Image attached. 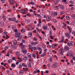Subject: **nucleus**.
<instances>
[{
  "instance_id": "obj_1",
  "label": "nucleus",
  "mask_w": 75,
  "mask_h": 75,
  "mask_svg": "<svg viewBox=\"0 0 75 75\" xmlns=\"http://www.w3.org/2000/svg\"><path fill=\"white\" fill-rule=\"evenodd\" d=\"M75 45V42H72V41H70L68 43H67V45H69V46H70V45Z\"/></svg>"
},
{
  "instance_id": "obj_2",
  "label": "nucleus",
  "mask_w": 75,
  "mask_h": 75,
  "mask_svg": "<svg viewBox=\"0 0 75 75\" xmlns=\"http://www.w3.org/2000/svg\"><path fill=\"white\" fill-rule=\"evenodd\" d=\"M59 52H60L61 55H63L64 54V49L63 48H61L59 51Z\"/></svg>"
},
{
  "instance_id": "obj_3",
  "label": "nucleus",
  "mask_w": 75,
  "mask_h": 75,
  "mask_svg": "<svg viewBox=\"0 0 75 75\" xmlns=\"http://www.w3.org/2000/svg\"><path fill=\"white\" fill-rule=\"evenodd\" d=\"M65 35L66 37H67L68 38V39H69V38H70L71 36H70L69 33L68 32L66 33H65Z\"/></svg>"
},
{
  "instance_id": "obj_4",
  "label": "nucleus",
  "mask_w": 75,
  "mask_h": 75,
  "mask_svg": "<svg viewBox=\"0 0 75 75\" xmlns=\"http://www.w3.org/2000/svg\"><path fill=\"white\" fill-rule=\"evenodd\" d=\"M38 42H31V45H33V46H35V45L38 44Z\"/></svg>"
},
{
  "instance_id": "obj_5",
  "label": "nucleus",
  "mask_w": 75,
  "mask_h": 75,
  "mask_svg": "<svg viewBox=\"0 0 75 75\" xmlns=\"http://www.w3.org/2000/svg\"><path fill=\"white\" fill-rule=\"evenodd\" d=\"M64 50L65 51H69V47L65 46L64 47Z\"/></svg>"
},
{
  "instance_id": "obj_6",
  "label": "nucleus",
  "mask_w": 75,
  "mask_h": 75,
  "mask_svg": "<svg viewBox=\"0 0 75 75\" xmlns=\"http://www.w3.org/2000/svg\"><path fill=\"white\" fill-rule=\"evenodd\" d=\"M21 13L22 14H26V12L23 9H22L21 10Z\"/></svg>"
},
{
  "instance_id": "obj_7",
  "label": "nucleus",
  "mask_w": 75,
  "mask_h": 75,
  "mask_svg": "<svg viewBox=\"0 0 75 75\" xmlns=\"http://www.w3.org/2000/svg\"><path fill=\"white\" fill-rule=\"evenodd\" d=\"M20 35H21V33H18L15 34V35L16 37L17 38L19 37L20 36Z\"/></svg>"
},
{
  "instance_id": "obj_8",
  "label": "nucleus",
  "mask_w": 75,
  "mask_h": 75,
  "mask_svg": "<svg viewBox=\"0 0 75 75\" xmlns=\"http://www.w3.org/2000/svg\"><path fill=\"white\" fill-rule=\"evenodd\" d=\"M57 66L58 64H57V63H55L52 65V67L53 68H56V67H57Z\"/></svg>"
},
{
  "instance_id": "obj_9",
  "label": "nucleus",
  "mask_w": 75,
  "mask_h": 75,
  "mask_svg": "<svg viewBox=\"0 0 75 75\" xmlns=\"http://www.w3.org/2000/svg\"><path fill=\"white\" fill-rule=\"evenodd\" d=\"M14 3H15V2L14 0H11L10 3V4L11 5V6H12V5H14Z\"/></svg>"
},
{
  "instance_id": "obj_10",
  "label": "nucleus",
  "mask_w": 75,
  "mask_h": 75,
  "mask_svg": "<svg viewBox=\"0 0 75 75\" xmlns=\"http://www.w3.org/2000/svg\"><path fill=\"white\" fill-rule=\"evenodd\" d=\"M9 21H14L15 20H16V18H10L8 19Z\"/></svg>"
},
{
  "instance_id": "obj_11",
  "label": "nucleus",
  "mask_w": 75,
  "mask_h": 75,
  "mask_svg": "<svg viewBox=\"0 0 75 75\" xmlns=\"http://www.w3.org/2000/svg\"><path fill=\"white\" fill-rule=\"evenodd\" d=\"M58 6L62 10H64V6L62 5H59Z\"/></svg>"
},
{
  "instance_id": "obj_12",
  "label": "nucleus",
  "mask_w": 75,
  "mask_h": 75,
  "mask_svg": "<svg viewBox=\"0 0 75 75\" xmlns=\"http://www.w3.org/2000/svg\"><path fill=\"white\" fill-rule=\"evenodd\" d=\"M46 20L47 21H51V17L50 16H47L46 17Z\"/></svg>"
},
{
  "instance_id": "obj_13",
  "label": "nucleus",
  "mask_w": 75,
  "mask_h": 75,
  "mask_svg": "<svg viewBox=\"0 0 75 75\" xmlns=\"http://www.w3.org/2000/svg\"><path fill=\"white\" fill-rule=\"evenodd\" d=\"M22 51L23 54H26V52H27V50L25 49L22 50Z\"/></svg>"
},
{
  "instance_id": "obj_14",
  "label": "nucleus",
  "mask_w": 75,
  "mask_h": 75,
  "mask_svg": "<svg viewBox=\"0 0 75 75\" xmlns=\"http://www.w3.org/2000/svg\"><path fill=\"white\" fill-rule=\"evenodd\" d=\"M59 0L55 1L54 2V4H55V5H57L58 4V3H59Z\"/></svg>"
},
{
  "instance_id": "obj_15",
  "label": "nucleus",
  "mask_w": 75,
  "mask_h": 75,
  "mask_svg": "<svg viewBox=\"0 0 75 75\" xmlns=\"http://www.w3.org/2000/svg\"><path fill=\"white\" fill-rule=\"evenodd\" d=\"M36 29L37 30V31L39 33H41V32L42 31V29L40 30L39 28L37 27L36 28Z\"/></svg>"
},
{
  "instance_id": "obj_16",
  "label": "nucleus",
  "mask_w": 75,
  "mask_h": 75,
  "mask_svg": "<svg viewBox=\"0 0 75 75\" xmlns=\"http://www.w3.org/2000/svg\"><path fill=\"white\" fill-rule=\"evenodd\" d=\"M46 55V52H44L42 54H41L40 57H45Z\"/></svg>"
},
{
  "instance_id": "obj_17",
  "label": "nucleus",
  "mask_w": 75,
  "mask_h": 75,
  "mask_svg": "<svg viewBox=\"0 0 75 75\" xmlns=\"http://www.w3.org/2000/svg\"><path fill=\"white\" fill-rule=\"evenodd\" d=\"M4 25V22L3 21H1L0 22V26L1 27H3Z\"/></svg>"
},
{
  "instance_id": "obj_18",
  "label": "nucleus",
  "mask_w": 75,
  "mask_h": 75,
  "mask_svg": "<svg viewBox=\"0 0 75 75\" xmlns=\"http://www.w3.org/2000/svg\"><path fill=\"white\" fill-rule=\"evenodd\" d=\"M32 50H34V51H37V48L36 47H32Z\"/></svg>"
},
{
  "instance_id": "obj_19",
  "label": "nucleus",
  "mask_w": 75,
  "mask_h": 75,
  "mask_svg": "<svg viewBox=\"0 0 75 75\" xmlns=\"http://www.w3.org/2000/svg\"><path fill=\"white\" fill-rule=\"evenodd\" d=\"M42 28L43 30H47V29L48 28V27L47 26H45L42 27Z\"/></svg>"
},
{
  "instance_id": "obj_20",
  "label": "nucleus",
  "mask_w": 75,
  "mask_h": 75,
  "mask_svg": "<svg viewBox=\"0 0 75 75\" xmlns=\"http://www.w3.org/2000/svg\"><path fill=\"white\" fill-rule=\"evenodd\" d=\"M16 56H19V55H21V54L18 52L17 51L16 52Z\"/></svg>"
},
{
  "instance_id": "obj_21",
  "label": "nucleus",
  "mask_w": 75,
  "mask_h": 75,
  "mask_svg": "<svg viewBox=\"0 0 75 75\" xmlns=\"http://www.w3.org/2000/svg\"><path fill=\"white\" fill-rule=\"evenodd\" d=\"M54 16H57V13L56 12L51 14V16L52 17H54Z\"/></svg>"
},
{
  "instance_id": "obj_22",
  "label": "nucleus",
  "mask_w": 75,
  "mask_h": 75,
  "mask_svg": "<svg viewBox=\"0 0 75 75\" xmlns=\"http://www.w3.org/2000/svg\"><path fill=\"white\" fill-rule=\"evenodd\" d=\"M57 45L55 44H53L52 45V47L53 48H55V46H57Z\"/></svg>"
},
{
  "instance_id": "obj_23",
  "label": "nucleus",
  "mask_w": 75,
  "mask_h": 75,
  "mask_svg": "<svg viewBox=\"0 0 75 75\" xmlns=\"http://www.w3.org/2000/svg\"><path fill=\"white\" fill-rule=\"evenodd\" d=\"M27 59H28L27 57L26 56H25L23 58V59L24 61H26Z\"/></svg>"
},
{
  "instance_id": "obj_24",
  "label": "nucleus",
  "mask_w": 75,
  "mask_h": 75,
  "mask_svg": "<svg viewBox=\"0 0 75 75\" xmlns=\"http://www.w3.org/2000/svg\"><path fill=\"white\" fill-rule=\"evenodd\" d=\"M12 59H9L8 60V64H10V63L12 62Z\"/></svg>"
},
{
  "instance_id": "obj_25",
  "label": "nucleus",
  "mask_w": 75,
  "mask_h": 75,
  "mask_svg": "<svg viewBox=\"0 0 75 75\" xmlns=\"http://www.w3.org/2000/svg\"><path fill=\"white\" fill-rule=\"evenodd\" d=\"M22 42L23 43H25V44L27 43V41L25 40H24V39H22Z\"/></svg>"
},
{
  "instance_id": "obj_26",
  "label": "nucleus",
  "mask_w": 75,
  "mask_h": 75,
  "mask_svg": "<svg viewBox=\"0 0 75 75\" xmlns=\"http://www.w3.org/2000/svg\"><path fill=\"white\" fill-rule=\"evenodd\" d=\"M28 35L29 37H32V35H33V33L32 32H30L28 34Z\"/></svg>"
},
{
  "instance_id": "obj_27",
  "label": "nucleus",
  "mask_w": 75,
  "mask_h": 75,
  "mask_svg": "<svg viewBox=\"0 0 75 75\" xmlns=\"http://www.w3.org/2000/svg\"><path fill=\"white\" fill-rule=\"evenodd\" d=\"M64 42V40L62 39L60 41H59V43H63Z\"/></svg>"
},
{
  "instance_id": "obj_28",
  "label": "nucleus",
  "mask_w": 75,
  "mask_h": 75,
  "mask_svg": "<svg viewBox=\"0 0 75 75\" xmlns=\"http://www.w3.org/2000/svg\"><path fill=\"white\" fill-rule=\"evenodd\" d=\"M37 49L38 50V51H42V49L41 48H40V47H37Z\"/></svg>"
},
{
  "instance_id": "obj_29",
  "label": "nucleus",
  "mask_w": 75,
  "mask_h": 75,
  "mask_svg": "<svg viewBox=\"0 0 75 75\" xmlns=\"http://www.w3.org/2000/svg\"><path fill=\"white\" fill-rule=\"evenodd\" d=\"M28 58H30L31 57V54L30 53H28Z\"/></svg>"
},
{
  "instance_id": "obj_30",
  "label": "nucleus",
  "mask_w": 75,
  "mask_h": 75,
  "mask_svg": "<svg viewBox=\"0 0 75 75\" xmlns=\"http://www.w3.org/2000/svg\"><path fill=\"white\" fill-rule=\"evenodd\" d=\"M32 56L33 58H35V57H36V55H35V54L34 53L32 54Z\"/></svg>"
},
{
  "instance_id": "obj_31",
  "label": "nucleus",
  "mask_w": 75,
  "mask_h": 75,
  "mask_svg": "<svg viewBox=\"0 0 75 75\" xmlns=\"http://www.w3.org/2000/svg\"><path fill=\"white\" fill-rule=\"evenodd\" d=\"M42 47L43 48L45 49L46 48V45L45 44H43L42 45Z\"/></svg>"
},
{
  "instance_id": "obj_32",
  "label": "nucleus",
  "mask_w": 75,
  "mask_h": 75,
  "mask_svg": "<svg viewBox=\"0 0 75 75\" xmlns=\"http://www.w3.org/2000/svg\"><path fill=\"white\" fill-rule=\"evenodd\" d=\"M21 48H22V50H24V49H25L24 48H25V45H23L21 46Z\"/></svg>"
},
{
  "instance_id": "obj_33",
  "label": "nucleus",
  "mask_w": 75,
  "mask_h": 75,
  "mask_svg": "<svg viewBox=\"0 0 75 75\" xmlns=\"http://www.w3.org/2000/svg\"><path fill=\"white\" fill-rule=\"evenodd\" d=\"M74 54L73 53H71L70 54V56L71 58H72Z\"/></svg>"
},
{
  "instance_id": "obj_34",
  "label": "nucleus",
  "mask_w": 75,
  "mask_h": 75,
  "mask_svg": "<svg viewBox=\"0 0 75 75\" xmlns=\"http://www.w3.org/2000/svg\"><path fill=\"white\" fill-rule=\"evenodd\" d=\"M33 41H37V38L36 37H35L33 38Z\"/></svg>"
},
{
  "instance_id": "obj_35",
  "label": "nucleus",
  "mask_w": 75,
  "mask_h": 75,
  "mask_svg": "<svg viewBox=\"0 0 75 75\" xmlns=\"http://www.w3.org/2000/svg\"><path fill=\"white\" fill-rule=\"evenodd\" d=\"M66 18L68 20H70V18L68 16H66Z\"/></svg>"
},
{
  "instance_id": "obj_36",
  "label": "nucleus",
  "mask_w": 75,
  "mask_h": 75,
  "mask_svg": "<svg viewBox=\"0 0 75 75\" xmlns=\"http://www.w3.org/2000/svg\"><path fill=\"white\" fill-rule=\"evenodd\" d=\"M12 67L14 68V67H16V64H12L11 65Z\"/></svg>"
},
{
  "instance_id": "obj_37",
  "label": "nucleus",
  "mask_w": 75,
  "mask_h": 75,
  "mask_svg": "<svg viewBox=\"0 0 75 75\" xmlns=\"http://www.w3.org/2000/svg\"><path fill=\"white\" fill-rule=\"evenodd\" d=\"M62 1L63 2V3H65V4H67V0H62Z\"/></svg>"
},
{
  "instance_id": "obj_38",
  "label": "nucleus",
  "mask_w": 75,
  "mask_h": 75,
  "mask_svg": "<svg viewBox=\"0 0 75 75\" xmlns=\"http://www.w3.org/2000/svg\"><path fill=\"white\" fill-rule=\"evenodd\" d=\"M13 43L14 45H16V44H17V41L16 40L14 41Z\"/></svg>"
},
{
  "instance_id": "obj_39",
  "label": "nucleus",
  "mask_w": 75,
  "mask_h": 75,
  "mask_svg": "<svg viewBox=\"0 0 75 75\" xmlns=\"http://www.w3.org/2000/svg\"><path fill=\"white\" fill-rule=\"evenodd\" d=\"M21 32H22V33H24V32H25V29L24 28H23L22 30H21Z\"/></svg>"
},
{
  "instance_id": "obj_40",
  "label": "nucleus",
  "mask_w": 75,
  "mask_h": 75,
  "mask_svg": "<svg viewBox=\"0 0 75 75\" xmlns=\"http://www.w3.org/2000/svg\"><path fill=\"white\" fill-rule=\"evenodd\" d=\"M19 73L21 74H23V73H24V71L23 70H21L20 71Z\"/></svg>"
},
{
  "instance_id": "obj_41",
  "label": "nucleus",
  "mask_w": 75,
  "mask_h": 75,
  "mask_svg": "<svg viewBox=\"0 0 75 75\" xmlns=\"http://www.w3.org/2000/svg\"><path fill=\"white\" fill-rule=\"evenodd\" d=\"M54 23V24H55V23H57V21L55 19H54L53 20Z\"/></svg>"
},
{
  "instance_id": "obj_42",
  "label": "nucleus",
  "mask_w": 75,
  "mask_h": 75,
  "mask_svg": "<svg viewBox=\"0 0 75 75\" xmlns=\"http://www.w3.org/2000/svg\"><path fill=\"white\" fill-rule=\"evenodd\" d=\"M64 13H65L64 12L62 11H61V13L60 14V15H61V16H62V15L64 14Z\"/></svg>"
},
{
  "instance_id": "obj_43",
  "label": "nucleus",
  "mask_w": 75,
  "mask_h": 75,
  "mask_svg": "<svg viewBox=\"0 0 75 75\" xmlns=\"http://www.w3.org/2000/svg\"><path fill=\"white\" fill-rule=\"evenodd\" d=\"M22 65L24 67H27V65L25 64H24L23 63L22 64Z\"/></svg>"
},
{
  "instance_id": "obj_44",
  "label": "nucleus",
  "mask_w": 75,
  "mask_h": 75,
  "mask_svg": "<svg viewBox=\"0 0 75 75\" xmlns=\"http://www.w3.org/2000/svg\"><path fill=\"white\" fill-rule=\"evenodd\" d=\"M37 15V17H38V18H41V15L40 14H38Z\"/></svg>"
},
{
  "instance_id": "obj_45",
  "label": "nucleus",
  "mask_w": 75,
  "mask_h": 75,
  "mask_svg": "<svg viewBox=\"0 0 75 75\" xmlns=\"http://www.w3.org/2000/svg\"><path fill=\"white\" fill-rule=\"evenodd\" d=\"M68 30L69 31V33H72V30H71V28H69V29Z\"/></svg>"
},
{
  "instance_id": "obj_46",
  "label": "nucleus",
  "mask_w": 75,
  "mask_h": 75,
  "mask_svg": "<svg viewBox=\"0 0 75 75\" xmlns=\"http://www.w3.org/2000/svg\"><path fill=\"white\" fill-rule=\"evenodd\" d=\"M55 9L56 10H59V8H58V7L57 6H56L55 7Z\"/></svg>"
},
{
  "instance_id": "obj_47",
  "label": "nucleus",
  "mask_w": 75,
  "mask_h": 75,
  "mask_svg": "<svg viewBox=\"0 0 75 75\" xmlns=\"http://www.w3.org/2000/svg\"><path fill=\"white\" fill-rule=\"evenodd\" d=\"M37 72V70L36 69L33 72V73L35 74Z\"/></svg>"
},
{
  "instance_id": "obj_48",
  "label": "nucleus",
  "mask_w": 75,
  "mask_h": 75,
  "mask_svg": "<svg viewBox=\"0 0 75 75\" xmlns=\"http://www.w3.org/2000/svg\"><path fill=\"white\" fill-rule=\"evenodd\" d=\"M15 22L16 23H18L19 22H18V21L17 20H16V19L14 20Z\"/></svg>"
},
{
  "instance_id": "obj_49",
  "label": "nucleus",
  "mask_w": 75,
  "mask_h": 75,
  "mask_svg": "<svg viewBox=\"0 0 75 75\" xmlns=\"http://www.w3.org/2000/svg\"><path fill=\"white\" fill-rule=\"evenodd\" d=\"M70 3L71 4H73L74 3V1H70Z\"/></svg>"
},
{
  "instance_id": "obj_50",
  "label": "nucleus",
  "mask_w": 75,
  "mask_h": 75,
  "mask_svg": "<svg viewBox=\"0 0 75 75\" xmlns=\"http://www.w3.org/2000/svg\"><path fill=\"white\" fill-rule=\"evenodd\" d=\"M23 45V43H21L19 45V46H20V47H22Z\"/></svg>"
},
{
  "instance_id": "obj_51",
  "label": "nucleus",
  "mask_w": 75,
  "mask_h": 75,
  "mask_svg": "<svg viewBox=\"0 0 75 75\" xmlns=\"http://www.w3.org/2000/svg\"><path fill=\"white\" fill-rule=\"evenodd\" d=\"M1 1L2 3H4L5 2V1L4 0H1Z\"/></svg>"
},
{
  "instance_id": "obj_52",
  "label": "nucleus",
  "mask_w": 75,
  "mask_h": 75,
  "mask_svg": "<svg viewBox=\"0 0 75 75\" xmlns=\"http://www.w3.org/2000/svg\"><path fill=\"white\" fill-rule=\"evenodd\" d=\"M35 35L36 37H38L39 36V34L38 33H37V34H35Z\"/></svg>"
},
{
  "instance_id": "obj_53",
  "label": "nucleus",
  "mask_w": 75,
  "mask_h": 75,
  "mask_svg": "<svg viewBox=\"0 0 75 75\" xmlns=\"http://www.w3.org/2000/svg\"><path fill=\"white\" fill-rule=\"evenodd\" d=\"M9 52L10 53H11H11H12V52H13V50H12L10 49L9 50Z\"/></svg>"
},
{
  "instance_id": "obj_54",
  "label": "nucleus",
  "mask_w": 75,
  "mask_h": 75,
  "mask_svg": "<svg viewBox=\"0 0 75 75\" xmlns=\"http://www.w3.org/2000/svg\"><path fill=\"white\" fill-rule=\"evenodd\" d=\"M42 34H43V35H44V36H45V33H44V32L42 31Z\"/></svg>"
},
{
  "instance_id": "obj_55",
  "label": "nucleus",
  "mask_w": 75,
  "mask_h": 75,
  "mask_svg": "<svg viewBox=\"0 0 75 75\" xmlns=\"http://www.w3.org/2000/svg\"><path fill=\"white\" fill-rule=\"evenodd\" d=\"M24 10L25 11H26V13H27V11H28V9L25 8V9H24Z\"/></svg>"
},
{
  "instance_id": "obj_56",
  "label": "nucleus",
  "mask_w": 75,
  "mask_h": 75,
  "mask_svg": "<svg viewBox=\"0 0 75 75\" xmlns=\"http://www.w3.org/2000/svg\"><path fill=\"white\" fill-rule=\"evenodd\" d=\"M59 48H60V47H59V46L58 47V48H56V51H58V50H59Z\"/></svg>"
},
{
  "instance_id": "obj_57",
  "label": "nucleus",
  "mask_w": 75,
  "mask_h": 75,
  "mask_svg": "<svg viewBox=\"0 0 75 75\" xmlns=\"http://www.w3.org/2000/svg\"><path fill=\"white\" fill-rule=\"evenodd\" d=\"M30 4H32V5H34V4H35L34 2H30Z\"/></svg>"
},
{
  "instance_id": "obj_58",
  "label": "nucleus",
  "mask_w": 75,
  "mask_h": 75,
  "mask_svg": "<svg viewBox=\"0 0 75 75\" xmlns=\"http://www.w3.org/2000/svg\"><path fill=\"white\" fill-rule=\"evenodd\" d=\"M71 17L73 18H74V17H75V14L71 15Z\"/></svg>"
},
{
  "instance_id": "obj_59",
  "label": "nucleus",
  "mask_w": 75,
  "mask_h": 75,
  "mask_svg": "<svg viewBox=\"0 0 75 75\" xmlns=\"http://www.w3.org/2000/svg\"><path fill=\"white\" fill-rule=\"evenodd\" d=\"M8 33L6 32H4V35H6V34H7Z\"/></svg>"
},
{
  "instance_id": "obj_60",
  "label": "nucleus",
  "mask_w": 75,
  "mask_h": 75,
  "mask_svg": "<svg viewBox=\"0 0 75 75\" xmlns=\"http://www.w3.org/2000/svg\"><path fill=\"white\" fill-rule=\"evenodd\" d=\"M15 71L16 74H18V71H17V70H15Z\"/></svg>"
},
{
  "instance_id": "obj_61",
  "label": "nucleus",
  "mask_w": 75,
  "mask_h": 75,
  "mask_svg": "<svg viewBox=\"0 0 75 75\" xmlns=\"http://www.w3.org/2000/svg\"><path fill=\"white\" fill-rule=\"evenodd\" d=\"M28 66L29 68H31V65L30 64H28Z\"/></svg>"
},
{
  "instance_id": "obj_62",
  "label": "nucleus",
  "mask_w": 75,
  "mask_h": 75,
  "mask_svg": "<svg viewBox=\"0 0 75 75\" xmlns=\"http://www.w3.org/2000/svg\"><path fill=\"white\" fill-rule=\"evenodd\" d=\"M29 11H30V12H32V13H33V10L31 9H30L29 10Z\"/></svg>"
},
{
  "instance_id": "obj_63",
  "label": "nucleus",
  "mask_w": 75,
  "mask_h": 75,
  "mask_svg": "<svg viewBox=\"0 0 75 75\" xmlns=\"http://www.w3.org/2000/svg\"><path fill=\"white\" fill-rule=\"evenodd\" d=\"M12 59L13 60H15V59H16V57H13L12 58Z\"/></svg>"
},
{
  "instance_id": "obj_64",
  "label": "nucleus",
  "mask_w": 75,
  "mask_h": 75,
  "mask_svg": "<svg viewBox=\"0 0 75 75\" xmlns=\"http://www.w3.org/2000/svg\"><path fill=\"white\" fill-rule=\"evenodd\" d=\"M72 59L73 61H75V57H73L72 58Z\"/></svg>"
}]
</instances>
